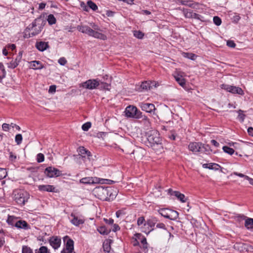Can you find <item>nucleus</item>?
I'll use <instances>...</instances> for the list:
<instances>
[{
	"label": "nucleus",
	"instance_id": "1",
	"mask_svg": "<svg viewBox=\"0 0 253 253\" xmlns=\"http://www.w3.org/2000/svg\"><path fill=\"white\" fill-rule=\"evenodd\" d=\"M91 27L92 29L86 25H78L77 27V29L80 32L95 38L103 40L107 39L106 36L100 32L102 30L98 25L93 24Z\"/></svg>",
	"mask_w": 253,
	"mask_h": 253
},
{
	"label": "nucleus",
	"instance_id": "2",
	"mask_svg": "<svg viewBox=\"0 0 253 253\" xmlns=\"http://www.w3.org/2000/svg\"><path fill=\"white\" fill-rule=\"evenodd\" d=\"M188 149L193 153L199 152L206 154H210L211 151L209 145L201 142H190L188 145Z\"/></svg>",
	"mask_w": 253,
	"mask_h": 253
},
{
	"label": "nucleus",
	"instance_id": "3",
	"mask_svg": "<svg viewBox=\"0 0 253 253\" xmlns=\"http://www.w3.org/2000/svg\"><path fill=\"white\" fill-rule=\"evenodd\" d=\"M147 140L150 147L155 148L156 145L158 147H161V139L160 137L159 132L155 130L149 131L147 133Z\"/></svg>",
	"mask_w": 253,
	"mask_h": 253
},
{
	"label": "nucleus",
	"instance_id": "4",
	"mask_svg": "<svg viewBox=\"0 0 253 253\" xmlns=\"http://www.w3.org/2000/svg\"><path fill=\"white\" fill-rule=\"evenodd\" d=\"M42 31V27L38 26L36 21L35 20L31 24H30L26 28L24 32V37L25 38H29L39 34Z\"/></svg>",
	"mask_w": 253,
	"mask_h": 253
},
{
	"label": "nucleus",
	"instance_id": "5",
	"mask_svg": "<svg viewBox=\"0 0 253 253\" xmlns=\"http://www.w3.org/2000/svg\"><path fill=\"white\" fill-rule=\"evenodd\" d=\"M13 198L15 202L19 205H23L28 201L29 195L22 190H15L13 192Z\"/></svg>",
	"mask_w": 253,
	"mask_h": 253
},
{
	"label": "nucleus",
	"instance_id": "6",
	"mask_svg": "<svg viewBox=\"0 0 253 253\" xmlns=\"http://www.w3.org/2000/svg\"><path fill=\"white\" fill-rule=\"evenodd\" d=\"M158 212L162 216L170 220H176L178 217L177 211L167 208L161 209Z\"/></svg>",
	"mask_w": 253,
	"mask_h": 253
},
{
	"label": "nucleus",
	"instance_id": "7",
	"mask_svg": "<svg viewBox=\"0 0 253 253\" xmlns=\"http://www.w3.org/2000/svg\"><path fill=\"white\" fill-rule=\"evenodd\" d=\"M125 113L127 117L139 119L141 117V112L134 106L129 105L125 110Z\"/></svg>",
	"mask_w": 253,
	"mask_h": 253
},
{
	"label": "nucleus",
	"instance_id": "8",
	"mask_svg": "<svg viewBox=\"0 0 253 253\" xmlns=\"http://www.w3.org/2000/svg\"><path fill=\"white\" fill-rule=\"evenodd\" d=\"M108 192H109L106 188H104L103 186H99L93 190L94 195L102 201H106L107 198L108 197H107V193Z\"/></svg>",
	"mask_w": 253,
	"mask_h": 253
},
{
	"label": "nucleus",
	"instance_id": "9",
	"mask_svg": "<svg viewBox=\"0 0 253 253\" xmlns=\"http://www.w3.org/2000/svg\"><path fill=\"white\" fill-rule=\"evenodd\" d=\"M221 88L226 90L228 92L233 94H238L239 95H244V92L243 89L239 87L230 85L228 84H222L221 85Z\"/></svg>",
	"mask_w": 253,
	"mask_h": 253
},
{
	"label": "nucleus",
	"instance_id": "10",
	"mask_svg": "<svg viewBox=\"0 0 253 253\" xmlns=\"http://www.w3.org/2000/svg\"><path fill=\"white\" fill-rule=\"evenodd\" d=\"M64 242L66 244L65 251L63 250L61 253H75L74 251V242L69 237L65 236L63 238Z\"/></svg>",
	"mask_w": 253,
	"mask_h": 253
},
{
	"label": "nucleus",
	"instance_id": "11",
	"mask_svg": "<svg viewBox=\"0 0 253 253\" xmlns=\"http://www.w3.org/2000/svg\"><path fill=\"white\" fill-rule=\"evenodd\" d=\"M44 173L47 176L50 178L57 177L61 175V171L52 167L46 168L44 170Z\"/></svg>",
	"mask_w": 253,
	"mask_h": 253
},
{
	"label": "nucleus",
	"instance_id": "12",
	"mask_svg": "<svg viewBox=\"0 0 253 253\" xmlns=\"http://www.w3.org/2000/svg\"><path fill=\"white\" fill-rule=\"evenodd\" d=\"M99 85L100 83L96 79H90L83 83V87L88 89H95Z\"/></svg>",
	"mask_w": 253,
	"mask_h": 253
},
{
	"label": "nucleus",
	"instance_id": "13",
	"mask_svg": "<svg viewBox=\"0 0 253 253\" xmlns=\"http://www.w3.org/2000/svg\"><path fill=\"white\" fill-rule=\"evenodd\" d=\"M184 74L183 72L179 71H176L173 74L175 80L181 86L185 85V80L183 78Z\"/></svg>",
	"mask_w": 253,
	"mask_h": 253
},
{
	"label": "nucleus",
	"instance_id": "14",
	"mask_svg": "<svg viewBox=\"0 0 253 253\" xmlns=\"http://www.w3.org/2000/svg\"><path fill=\"white\" fill-rule=\"evenodd\" d=\"M139 106L143 111L147 113H151L155 110V105L152 103L142 102L140 103Z\"/></svg>",
	"mask_w": 253,
	"mask_h": 253
},
{
	"label": "nucleus",
	"instance_id": "15",
	"mask_svg": "<svg viewBox=\"0 0 253 253\" xmlns=\"http://www.w3.org/2000/svg\"><path fill=\"white\" fill-rule=\"evenodd\" d=\"M235 248H237L241 252H249L253 250V247L248 244L244 243H238L235 246Z\"/></svg>",
	"mask_w": 253,
	"mask_h": 253
},
{
	"label": "nucleus",
	"instance_id": "16",
	"mask_svg": "<svg viewBox=\"0 0 253 253\" xmlns=\"http://www.w3.org/2000/svg\"><path fill=\"white\" fill-rule=\"evenodd\" d=\"M71 217L72 218L71 219V222L74 225L76 226H79L80 224H83L84 222V220L78 217L77 216H76L74 213H72L71 214Z\"/></svg>",
	"mask_w": 253,
	"mask_h": 253
},
{
	"label": "nucleus",
	"instance_id": "17",
	"mask_svg": "<svg viewBox=\"0 0 253 253\" xmlns=\"http://www.w3.org/2000/svg\"><path fill=\"white\" fill-rule=\"evenodd\" d=\"M50 245L54 249H58L61 244V239L57 236L52 237L49 240Z\"/></svg>",
	"mask_w": 253,
	"mask_h": 253
},
{
	"label": "nucleus",
	"instance_id": "18",
	"mask_svg": "<svg viewBox=\"0 0 253 253\" xmlns=\"http://www.w3.org/2000/svg\"><path fill=\"white\" fill-rule=\"evenodd\" d=\"M99 181L97 178H93L92 177H86L82 178L80 180V182L85 184H91L97 183Z\"/></svg>",
	"mask_w": 253,
	"mask_h": 253
},
{
	"label": "nucleus",
	"instance_id": "19",
	"mask_svg": "<svg viewBox=\"0 0 253 253\" xmlns=\"http://www.w3.org/2000/svg\"><path fill=\"white\" fill-rule=\"evenodd\" d=\"M15 226L19 229L28 230L30 229V226L24 220H18L15 223Z\"/></svg>",
	"mask_w": 253,
	"mask_h": 253
},
{
	"label": "nucleus",
	"instance_id": "20",
	"mask_svg": "<svg viewBox=\"0 0 253 253\" xmlns=\"http://www.w3.org/2000/svg\"><path fill=\"white\" fill-rule=\"evenodd\" d=\"M144 152L145 151L143 149L138 148L135 150H133L130 154L134 155V159L136 160H140L143 157Z\"/></svg>",
	"mask_w": 253,
	"mask_h": 253
},
{
	"label": "nucleus",
	"instance_id": "21",
	"mask_svg": "<svg viewBox=\"0 0 253 253\" xmlns=\"http://www.w3.org/2000/svg\"><path fill=\"white\" fill-rule=\"evenodd\" d=\"M39 190L41 191L54 192L55 188L50 185H40L38 186Z\"/></svg>",
	"mask_w": 253,
	"mask_h": 253
},
{
	"label": "nucleus",
	"instance_id": "22",
	"mask_svg": "<svg viewBox=\"0 0 253 253\" xmlns=\"http://www.w3.org/2000/svg\"><path fill=\"white\" fill-rule=\"evenodd\" d=\"M154 86L156 87V84L155 82L146 81L143 82L141 85V87L144 90L150 89Z\"/></svg>",
	"mask_w": 253,
	"mask_h": 253
},
{
	"label": "nucleus",
	"instance_id": "23",
	"mask_svg": "<svg viewBox=\"0 0 253 253\" xmlns=\"http://www.w3.org/2000/svg\"><path fill=\"white\" fill-rule=\"evenodd\" d=\"M106 189L109 192L107 193L108 198H107L106 201H110L111 200H113L117 195V191L111 187H106Z\"/></svg>",
	"mask_w": 253,
	"mask_h": 253
},
{
	"label": "nucleus",
	"instance_id": "24",
	"mask_svg": "<svg viewBox=\"0 0 253 253\" xmlns=\"http://www.w3.org/2000/svg\"><path fill=\"white\" fill-rule=\"evenodd\" d=\"M36 46L38 50L43 51L48 47V44L46 42H37Z\"/></svg>",
	"mask_w": 253,
	"mask_h": 253
},
{
	"label": "nucleus",
	"instance_id": "25",
	"mask_svg": "<svg viewBox=\"0 0 253 253\" xmlns=\"http://www.w3.org/2000/svg\"><path fill=\"white\" fill-rule=\"evenodd\" d=\"M178 2L182 5H187L193 8H196V6L198 5V3L193 2V1L191 0H178Z\"/></svg>",
	"mask_w": 253,
	"mask_h": 253
},
{
	"label": "nucleus",
	"instance_id": "26",
	"mask_svg": "<svg viewBox=\"0 0 253 253\" xmlns=\"http://www.w3.org/2000/svg\"><path fill=\"white\" fill-rule=\"evenodd\" d=\"M203 167L205 169H210L218 170L220 167L219 165L215 163H209L203 164Z\"/></svg>",
	"mask_w": 253,
	"mask_h": 253
},
{
	"label": "nucleus",
	"instance_id": "27",
	"mask_svg": "<svg viewBox=\"0 0 253 253\" xmlns=\"http://www.w3.org/2000/svg\"><path fill=\"white\" fill-rule=\"evenodd\" d=\"M245 219V226L248 229H253V218L247 217L246 216L244 217Z\"/></svg>",
	"mask_w": 253,
	"mask_h": 253
},
{
	"label": "nucleus",
	"instance_id": "28",
	"mask_svg": "<svg viewBox=\"0 0 253 253\" xmlns=\"http://www.w3.org/2000/svg\"><path fill=\"white\" fill-rule=\"evenodd\" d=\"M78 151L79 155L83 157H85V155H87L88 157L91 156L90 152L84 147H80L78 149Z\"/></svg>",
	"mask_w": 253,
	"mask_h": 253
},
{
	"label": "nucleus",
	"instance_id": "29",
	"mask_svg": "<svg viewBox=\"0 0 253 253\" xmlns=\"http://www.w3.org/2000/svg\"><path fill=\"white\" fill-rule=\"evenodd\" d=\"M157 219L155 217H152L148 219L147 221V223H145L144 225H148L151 228H153L155 226V224L157 222Z\"/></svg>",
	"mask_w": 253,
	"mask_h": 253
},
{
	"label": "nucleus",
	"instance_id": "30",
	"mask_svg": "<svg viewBox=\"0 0 253 253\" xmlns=\"http://www.w3.org/2000/svg\"><path fill=\"white\" fill-rule=\"evenodd\" d=\"M31 66L34 69H41L42 68V63L39 61H32Z\"/></svg>",
	"mask_w": 253,
	"mask_h": 253
},
{
	"label": "nucleus",
	"instance_id": "31",
	"mask_svg": "<svg viewBox=\"0 0 253 253\" xmlns=\"http://www.w3.org/2000/svg\"><path fill=\"white\" fill-rule=\"evenodd\" d=\"M174 193V196L177 198L182 203H184L186 202V199L185 195L183 194L180 193L178 191H174L173 192Z\"/></svg>",
	"mask_w": 253,
	"mask_h": 253
},
{
	"label": "nucleus",
	"instance_id": "32",
	"mask_svg": "<svg viewBox=\"0 0 253 253\" xmlns=\"http://www.w3.org/2000/svg\"><path fill=\"white\" fill-rule=\"evenodd\" d=\"M5 75L6 72L4 68V66L2 64L0 63V82H1L2 80L5 78Z\"/></svg>",
	"mask_w": 253,
	"mask_h": 253
},
{
	"label": "nucleus",
	"instance_id": "33",
	"mask_svg": "<svg viewBox=\"0 0 253 253\" xmlns=\"http://www.w3.org/2000/svg\"><path fill=\"white\" fill-rule=\"evenodd\" d=\"M181 10H182V11L183 12V13L184 16L186 18H191L192 16V12H193L192 11H191V10L185 9V8H183Z\"/></svg>",
	"mask_w": 253,
	"mask_h": 253
},
{
	"label": "nucleus",
	"instance_id": "34",
	"mask_svg": "<svg viewBox=\"0 0 253 253\" xmlns=\"http://www.w3.org/2000/svg\"><path fill=\"white\" fill-rule=\"evenodd\" d=\"M104 251L107 253H109L111 250L110 243L108 241L104 242L103 244Z\"/></svg>",
	"mask_w": 253,
	"mask_h": 253
},
{
	"label": "nucleus",
	"instance_id": "35",
	"mask_svg": "<svg viewBox=\"0 0 253 253\" xmlns=\"http://www.w3.org/2000/svg\"><path fill=\"white\" fill-rule=\"evenodd\" d=\"M47 20L49 25H53L54 24H55L56 21V18L52 14H49L48 16Z\"/></svg>",
	"mask_w": 253,
	"mask_h": 253
},
{
	"label": "nucleus",
	"instance_id": "36",
	"mask_svg": "<svg viewBox=\"0 0 253 253\" xmlns=\"http://www.w3.org/2000/svg\"><path fill=\"white\" fill-rule=\"evenodd\" d=\"M87 4L88 7L94 11H95L98 9V7L96 4L91 0H88Z\"/></svg>",
	"mask_w": 253,
	"mask_h": 253
},
{
	"label": "nucleus",
	"instance_id": "37",
	"mask_svg": "<svg viewBox=\"0 0 253 253\" xmlns=\"http://www.w3.org/2000/svg\"><path fill=\"white\" fill-rule=\"evenodd\" d=\"M222 149L224 152L230 155H232L235 152L233 148H230L226 146H223Z\"/></svg>",
	"mask_w": 253,
	"mask_h": 253
},
{
	"label": "nucleus",
	"instance_id": "38",
	"mask_svg": "<svg viewBox=\"0 0 253 253\" xmlns=\"http://www.w3.org/2000/svg\"><path fill=\"white\" fill-rule=\"evenodd\" d=\"M183 55L185 57L188 58L193 60H195L197 57V55L192 53H184Z\"/></svg>",
	"mask_w": 253,
	"mask_h": 253
},
{
	"label": "nucleus",
	"instance_id": "39",
	"mask_svg": "<svg viewBox=\"0 0 253 253\" xmlns=\"http://www.w3.org/2000/svg\"><path fill=\"white\" fill-rule=\"evenodd\" d=\"M140 119H142V121L144 122V124L146 125V126H149L150 125V122L148 117L146 116L142 115L141 112V117Z\"/></svg>",
	"mask_w": 253,
	"mask_h": 253
},
{
	"label": "nucleus",
	"instance_id": "40",
	"mask_svg": "<svg viewBox=\"0 0 253 253\" xmlns=\"http://www.w3.org/2000/svg\"><path fill=\"white\" fill-rule=\"evenodd\" d=\"M98 232L102 235H107L109 233V231L104 226H102L98 229Z\"/></svg>",
	"mask_w": 253,
	"mask_h": 253
},
{
	"label": "nucleus",
	"instance_id": "41",
	"mask_svg": "<svg viewBox=\"0 0 253 253\" xmlns=\"http://www.w3.org/2000/svg\"><path fill=\"white\" fill-rule=\"evenodd\" d=\"M133 35L135 37L141 39L144 37V34L140 31H135L133 33Z\"/></svg>",
	"mask_w": 253,
	"mask_h": 253
},
{
	"label": "nucleus",
	"instance_id": "42",
	"mask_svg": "<svg viewBox=\"0 0 253 253\" xmlns=\"http://www.w3.org/2000/svg\"><path fill=\"white\" fill-rule=\"evenodd\" d=\"M4 243V233L3 231L0 230V247L3 246Z\"/></svg>",
	"mask_w": 253,
	"mask_h": 253
},
{
	"label": "nucleus",
	"instance_id": "43",
	"mask_svg": "<svg viewBox=\"0 0 253 253\" xmlns=\"http://www.w3.org/2000/svg\"><path fill=\"white\" fill-rule=\"evenodd\" d=\"M19 62L18 61H12L8 64V67L10 68L14 69L18 65Z\"/></svg>",
	"mask_w": 253,
	"mask_h": 253
},
{
	"label": "nucleus",
	"instance_id": "44",
	"mask_svg": "<svg viewBox=\"0 0 253 253\" xmlns=\"http://www.w3.org/2000/svg\"><path fill=\"white\" fill-rule=\"evenodd\" d=\"M192 16L191 18H194L198 20H199L201 21H204V17L202 16L201 15L198 14L196 13L192 12Z\"/></svg>",
	"mask_w": 253,
	"mask_h": 253
},
{
	"label": "nucleus",
	"instance_id": "45",
	"mask_svg": "<svg viewBox=\"0 0 253 253\" xmlns=\"http://www.w3.org/2000/svg\"><path fill=\"white\" fill-rule=\"evenodd\" d=\"M7 176V172L5 169L0 168V180L5 178Z\"/></svg>",
	"mask_w": 253,
	"mask_h": 253
},
{
	"label": "nucleus",
	"instance_id": "46",
	"mask_svg": "<svg viewBox=\"0 0 253 253\" xmlns=\"http://www.w3.org/2000/svg\"><path fill=\"white\" fill-rule=\"evenodd\" d=\"M213 21L216 26H219L221 24V19L218 16L213 17Z\"/></svg>",
	"mask_w": 253,
	"mask_h": 253
},
{
	"label": "nucleus",
	"instance_id": "47",
	"mask_svg": "<svg viewBox=\"0 0 253 253\" xmlns=\"http://www.w3.org/2000/svg\"><path fill=\"white\" fill-rule=\"evenodd\" d=\"M44 156L42 153H39L37 156V161L38 163H41L44 161Z\"/></svg>",
	"mask_w": 253,
	"mask_h": 253
},
{
	"label": "nucleus",
	"instance_id": "48",
	"mask_svg": "<svg viewBox=\"0 0 253 253\" xmlns=\"http://www.w3.org/2000/svg\"><path fill=\"white\" fill-rule=\"evenodd\" d=\"M91 124L90 122H87L82 126V129L84 131H87L91 127Z\"/></svg>",
	"mask_w": 253,
	"mask_h": 253
},
{
	"label": "nucleus",
	"instance_id": "49",
	"mask_svg": "<svg viewBox=\"0 0 253 253\" xmlns=\"http://www.w3.org/2000/svg\"><path fill=\"white\" fill-rule=\"evenodd\" d=\"M22 140V136L21 134H18L15 136V141L19 145L21 143Z\"/></svg>",
	"mask_w": 253,
	"mask_h": 253
},
{
	"label": "nucleus",
	"instance_id": "50",
	"mask_svg": "<svg viewBox=\"0 0 253 253\" xmlns=\"http://www.w3.org/2000/svg\"><path fill=\"white\" fill-rule=\"evenodd\" d=\"M239 115H238V118L241 122H243L245 119V115L243 114V111L240 110L238 111Z\"/></svg>",
	"mask_w": 253,
	"mask_h": 253
},
{
	"label": "nucleus",
	"instance_id": "51",
	"mask_svg": "<svg viewBox=\"0 0 253 253\" xmlns=\"http://www.w3.org/2000/svg\"><path fill=\"white\" fill-rule=\"evenodd\" d=\"M22 253H33V252L30 248L24 246L22 248Z\"/></svg>",
	"mask_w": 253,
	"mask_h": 253
},
{
	"label": "nucleus",
	"instance_id": "52",
	"mask_svg": "<svg viewBox=\"0 0 253 253\" xmlns=\"http://www.w3.org/2000/svg\"><path fill=\"white\" fill-rule=\"evenodd\" d=\"M101 87L105 89H109V87L110 86V84L107 83L101 82L100 83Z\"/></svg>",
	"mask_w": 253,
	"mask_h": 253
},
{
	"label": "nucleus",
	"instance_id": "53",
	"mask_svg": "<svg viewBox=\"0 0 253 253\" xmlns=\"http://www.w3.org/2000/svg\"><path fill=\"white\" fill-rule=\"evenodd\" d=\"M47 248L45 246L41 247L38 252V253H47Z\"/></svg>",
	"mask_w": 253,
	"mask_h": 253
},
{
	"label": "nucleus",
	"instance_id": "54",
	"mask_svg": "<svg viewBox=\"0 0 253 253\" xmlns=\"http://www.w3.org/2000/svg\"><path fill=\"white\" fill-rule=\"evenodd\" d=\"M10 127V125L4 123L2 125V128L4 131H8Z\"/></svg>",
	"mask_w": 253,
	"mask_h": 253
},
{
	"label": "nucleus",
	"instance_id": "55",
	"mask_svg": "<svg viewBox=\"0 0 253 253\" xmlns=\"http://www.w3.org/2000/svg\"><path fill=\"white\" fill-rule=\"evenodd\" d=\"M58 63L61 65H65L67 63V60L64 57H61L58 60Z\"/></svg>",
	"mask_w": 253,
	"mask_h": 253
},
{
	"label": "nucleus",
	"instance_id": "56",
	"mask_svg": "<svg viewBox=\"0 0 253 253\" xmlns=\"http://www.w3.org/2000/svg\"><path fill=\"white\" fill-rule=\"evenodd\" d=\"M227 45L230 47H235L236 44L233 41H228L227 42Z\"/></svg>",
	"mask_w": 253,
	"mask_h": 253
},
{
	"label": "nucleus",
	"instance_id": "57",
	"mask_svg": "<svg viewBox=\"0 0 253 253\" xmlns=\"http://www.w3.org/2000/svg\"><path fill=\"white\" fill-rule=\"evenodd\" d=\"M145 221V219L143 217H140L138 218L137 220V224L138 225L140 226L143 224L144 222Z\"/></svg>",
	"mask_w": 253,
	"mask_h": 253
},
{
	"label": "nucleus",
	"instance_id": "58",
	"mask_svg": "<svg viewBox=\"0 0 253 253\" xmlns=\"http://www.w3.org/2000/svg\"><path fill=\"white\" fill-rule=\"evenodd\" d=\"M141 244L143 245V248L144 249H146L147 248V241L145 238H143L141 241Z\"/></svg>",
	"mask_w": 253,
	"mask_h": 253
},
{
	"label": "nucleus",
	"instance_id": "59",
	"mask_svg": "<svg viewBox=\"0 0 253 253\" xmlns=\"http://www.w3.org/2000/svg\"><path fill=\"white\" fill-rule=\"evenodd\" d=\"M233 174H234L235 175H237V176H238L241 177H244L246 179V177H249L247 175H244V174H243L242 173H238L237 172H233Z\"/></svg>",
	"mask_w": 253,
	"mask_h": 253
},
{
	"label": "nucleus",
	"instance_id": "60",
	"mask_svg": "<svg viewBox=\"0 0 253 253\" xmlns=\"http://www.w3.org/2000/svg\"><path fill=\"white\" fill-rule=\"evenodd\" d=\"M16 159V156L13 153L10 152L9 155V160L11 161H14Z\"/></svg>",
	"mask_w": 253,
	"mask_h": 253
},
{
	"label": "nucleus",
	"instance_id": "61",
	"mask_svg": "<svg viewBox=\"0 0 253 253\" xmlns=\"http://www.w3.org/2000/svg\"><path fill=\"white\" fill-rule=\"evenodd\" d=\"M104 220L105 221V222L106 223L109 224H112L114 222V220L112 218H109V219L104 218Z\"/></svg>",
	"mask_w": 253,
	"mask_h": 253
},
{
	"label": "nucleus",
	"instance_id": "62",
	"mask_svg": "<svg viewBox=\"0 0 253 253\" xmlns=\"http://www.w3.org/2000/svg\"><path fill=\"white\" fill-rule=\"evenodd\" d=\"M156 227L158 228L165 229V225L163 223H159L156 225Z\"/></svg>",
	"mask_w": 253,
	"mask_h": 253
},
{
	"label": "nucleus",
	"instance_id": "63",
	"mask_svg": "<svg viewBox=\"0 0 253 253\" xmlns=\"http://www.w3.org/2000/svg\"><path fill=\"white\" fill-rule=\"evenodd\" d=\"M248 132L250 136H253V128L252 127H249L248 129Z\"/></svg>",
	"mask_w": 253,
	"mask_h": 253
},
{
	"label": "nucleus",
	"instance_id": "64",
	"mask_svg": "<svg viewBox=\"0 0 253 253\" xmlns=\"http://www.w3.org/2000/svg\"><path fill=\"white\" fill-rule=\"evenodd\" d=\"M211 143L212 145H213L214 146H215L216 147H219V144L218 142H217L216 140H211Z\"/></svg>",
	"mask_w": 253,
	"mask_h": 253
}]
</instances>
